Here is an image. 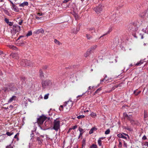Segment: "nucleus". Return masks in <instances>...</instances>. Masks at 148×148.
<instances>
[{
  "mask_svg": "<svg viewBox=\"0 0 148 148\" xmlns=\"http://www.w3.org/2000/svg\"><path fill=\"white\" fill-rule=\"evenodd\" d=\"M53 128L56 131H58L60 129V125L59 118H56L54 120Z\"/></svg>",
  "mask_w": 148,
  "mask_h": 148,
  "instance_id": "obj_1",
  "label": "nucleus"
},
{
  "mask_svg": "<svg viewBox=\"0 0 148 148\" xmlns=\"http://www.w3.org/2000/svg\"><path fill=\"white\" fill-rule=\"evenodd\" d=\"M73 103L72 101L69 100L65 102L64 103V107L66 109V111L69 110L73 106Z\"/></svg>",
  "mask_w": 148,
  "mask_h": 148,
  "instance_id": "obj_2",
  "label": "nucleus"
},
{
  "mask_svg": "<svg viewBox=\"0 0 148 148\" xmlns=\"http://www.w3.org/2000/svg\"><path fill=\"white\" fill-rule=\"evenodd\" d=\"M47 119V117L44 116H40L37 119V123L39 125H41L43 124V122Z\"/></svg>",
  "mask_w": 148,
  "mask_h": 148,
  "instance_id": "obj_3",
  "label": "nucleus"
},
{
  "mask_svg": "<svg viewBox=\"0 0 148 148\" xmlns=\"http://www.w3.org/2000/svg\"><path fill=\"white\" fill-rule=\"evenodd\" d=\"M103 6L101 5H99L98 6L94 8V10L95 12L98 14L100 13L103 10Z\"/></svg>",
  "mask_w": 148,
  "mask_h": 148,
  "instance_id": "obj_4",
  "label": "nucleus"
},
{
  "mask_svg": "<svg viewBox=\"0 0 148 148\" xmlns=\"http://www.w3.org/2000/svg\"><path fill=\"white\" fill-rule=\"evenodd\" d=\"M31 64V62L27 60H23L21 62V65L23 66H30Z\"/></svg>",
  "mask_w": 148,
  "mask_h": 148,
  "instance_id": "obj_5",
  "label": "nucleus"
},
{
  "mask_svg": "<svg viewBox=\"0 0 148 148\" xmlns=\"http://www.w3.org/2000/svg\"><path fill=\"white\" fill-rule=\"evenodd\" d=\"M51 83V82L49 81H43L42 82V86L43 88H45Z\"/></svg>",
  "mask_w": 148,
  "mask_h": 148,
  "instance_id": "obj_6",
  "label": "nucleus"
},
{
  "mask_svg": "<svg viewBox=\"0 0 148 148\" xmlns=\"http://www.w3.org/2000/svg\"><path fill=\"white\" fill-rule=\"evenodd\" d=\"M21 27L17 25H14L13 27V31L16 32H18L20 31Z\"/></svg>",
  "mask_w": 148,
  "mask_h": 148,
  "instance_id": "obj_7",
  "label": "nucleus"
},
{
  "mask_svg": "<svg viewBox=\"0 0 148 148\" xmlns=\"http://www.w3.org/2000/svg\"><path fill=\"white\" fill-rule=\"evenodd\" d=\"M97 47V45H95L92 46L90 49H89L88 50L87 52V53L88 55H89L90 53L91 52H92Z\"/></svg>",
  "mask_w": 148,
  "mask_h": 148,
  "instance_id": "obj_8",
  "label": "nucleus"
},
{
  "mask_svg": "<svg viewBox=\"0 0 148 148\" xmlns=\"http://www.w3.org/2000/svg\"><path fill=\"white\" fill-rule=\"evenodd\" d=\"M124 135L128 136L127 134H125L124 133H123L122 134H119L117 135V136L119 137L126 139L127 137L125 136Z\"/></svg>",
  "mask_w": 148,
  "mask_h": 148,
  "instance_id": "obj_9",
  "label": "nucleus"
},
{
  "mask_svg": "<svg viewBox=\"0 0 148 148\" xmlns=\"http://www.w3.org/2000/svg\"><path fill=\"white\" fill-rule=\"evenodd\" d=\"M104 137H101L99 138L98 140V143L99 146L102 145V140H103Z\"/></svg>",
  "mask_w": 148,
  "mask_h": 148,
  "instance_id": "obj_10",
  "label": "nucleus"
},
{
  "mask_svg": "<svg viewBox=\"0 0 148 148\" xmlns=\"http://www.w3.org/2000/svg\"><path fill=\"white\" fill-rule=\"evenodd\" d=\"M28 5V3L27 1H25L23 3L19 4V6L23 7L25 6H27Z\"/></svg>",
  "mask_w": 148,
  "mask_h": 148,
  "instance_id": "obj_11",
  "label": "nucleus"
},
{
  "mask_svg": "<svg viewBox=\"0 0 148 148\" xmlns=\"http://www.w3.org/2000/svg\"><path fill=\"white\" fill-rule=\"evenodd\" d=\"M44 32V30L42 29H38L35 32V33L36 34H39L40 33H43Z\"/></svg>",
  "mask_w": 148,
  "mask_h": 148,
  "instance_id": "obj_12",
  "label": "nucleus"
},
{
  "mask_svg": "<svg viewBox=\"0 0 148 148\" xmlns=\"http://www.w3.org/2000/svg\"><path fill=\"white\" fill-rule=\"evenodd\" d=\"M12 56L13 58H15L16 59H18L19 58L18 55L16 53H12Z\"/></svg>",
  "mask_w": 148,
  "mask_h": 148,
  "instance_id": "obj_13",
  "label": "nucleus"
},
{
  "mask_svg": "<svg viewBox=\"0 0 148 148\" xmlns=\"http://www.w3.org/2000/svg\"><path fill=\"white\" fill-rule=\"evenodd\" d=\"M97 130V128L95 127H92L89 132V134H91L94 131H96Z\"/></svg>",
  "mask_w": 148,
  "mask_h": 148,
  "instance_id": "obj_14",
  "label": "nucleus"
},
{
  "mask_svg": "<svg viewBox=\"0 0 148 148\" xmlns=\"http://www.w3.org/2000/svg\"><path fill=\"white\" fill-rule=\"evenodd\" d=\"M141 92V91L138 90V89H136L134 91V93L135 95H138Z\"/></svg>",
  "mask_w": 148,
  "mask_h": 148,
  "instance_id": "obj_15",
  "label": "nucleus"
},
{
  "mask_svg": "<svg viewBox=\"0 0 148 148\" xmlns=\"http://www.w3.org/2000/svg\"><path fill=\"white\" fill-rule=\"evenodd\" d=\"M16 98V96H13L10 98L8 101L9 103L12 102L13 101L15 100Z\"/></svg>",
  "mask_w": 148,
  "mask_h": 148,
  "instance_id": "obj_16",
  "label": "nucleus"
},
{
  "mask_svg": "<svg viewBox=\"0 0 148 148\" xmlns=\"http://www.w3.org/2000/svg\"><path fill=\"white\" fill-rule=\"evenodd\" d=\"M8 47L12 49L15 50H16L17 49V48L16 47L12 45H9Z\"/></svg>",
  "mask_w": 148,
  "mask_h": 148,
  "instance_id": "obj_17",
  "label": "nucleus"
},
{
  "mask_svg": "<svg viewBox=\"0 0 148 148\" xmlns=\"http://www.w3.org/2000/svg\"><path fill=\"white\" fill-rule=\"evenodd\" d=\"M148 117L147 112V111H144V120H145Z\"/></svg>",
  "mask_w": 148,
  "mask_h": 148,
  "instance_id": "obj_18",
  "label": "nucleus"
},
{
  "mask_svg": "<svg viewBox=\"0 0 148 148\" xmlns=\"http://www.w3.org/2000/svg\"><path fill=\"white\" fill-rule=\"evenodd\" d=\"M5 91H6L7 90H13L12 87H10V86L9 85L8 86H7L5 87Z\"/></svg>",
  "mask_w": 148,
  "mask_h": 148,
  "instance_id": "obj_19",
  "label": "nucleus"
},
{
  "mask_svg": "<svg viewBox=\"0 0 148 148\" xmlns=\"http://www.w3.org/2000/svg\"><path fill=\"white\" fill-rule=\"evenodd\" d=\"M13 7L14 10L15 12H18V9L17 7L15 5H13L12 6Z\"/></svg>",
  "mask_w": 148,
  "mask_h": 148,
  "instance_id": "obj_20",
  "label": "nucleus"
},
{
  "mask_svg": "<svg viewBox=\"0 0 148 148\" xmlns=\"http://www.w3.org/2000/svg\"><path fill=\"white\" fill-rule=\"evenodd\" d=\"M37 140L38 142V144L40 145L42 143V142L43 141V140L42 139H40L39 137L37 138Z\"/></svg>",
  "mask_w": 148,
  "mask_h": 148,
  "instance_id": "obj_21",
  "label": "nucleus"
},
{
  "mask_svg": "<svg viewBox=\"0 0 148 148\" xmlns=\"http://www.w3.org/2000/svg\"><path fill=\"white\" fill-rule=\"evenodd\" d=\"M107 76L106 75V76L103 79L100 80L101 83L102 82H103L104 80L105 81V82H107L109 80V79H107Z\"/></svg>",
  "mask_w": 148,
  "mask_h": 148,
  "instance_id": "obj_22",
  "label": "nucleus"
},
{
  "mask_svg": "<svg viewBox=\"0 0 148 148\" xmlns=\"http://www.w3.org/2000/svg\"><path fill=\"white\" fill-rule=\"evenodd\" d=\"M89 31L92 34L94 32L95 33V28L93 27L90 28L89 29Z\"/></svg>",
  "mask_w": 148,
  "mask_h": 148,
  "instance_id": "obj_23",
  "label": "nucleus"
},
{
  "mask_svg": "<svg viewBox=\"0 0 148 148\" xmlns=\"http://www.w3.org/2000/svg\"><path fill=\"white\" fill-rule=\"evenodd\" d=\"M143 62L142 60H140L139 62H137L136 64V66H139L140 65L142 64L143 63Z\"/></svg>",
  "mask_w": 148,
  "mask_h": 148,
  "instance_id": "obj_24",
  "label": "nucleus"
},
{
  "mask_svg": "<svg viewBox=\"0 0 148 148\" xmlns=\"http://www.w3.org/2000/svg\"><path fill=\"white\" fill-rule=\"evenodd\" d=\"M40 76L41 78H42L43 77L44 75L43 74V72L42 69H40L39 70Z\"/></svg>",
  "mask_w": 148,
  "mask_h": 148,
  "instance_id": "obj_25",
  "label": "nucleus"
},
{
  "mask_svg": "<svg viewBox=\"0 0 148 148\" xmlns=\"http://www.w3.org/2000/svg\"><path fill=\"white\" fill-rule=\"evenodd\" d=\"M73 16L76 20H77L79 18L78 15L77 14L75 13L73 14Z\"/></svg>",
  "mask_w": 148,
  "mask_h": 148,
  "instance_id": "obj_26",
  "label": "nucleus"
},
{
  "mask_svg": "<svg viewBox=\"0 0 148 148\" xmlns=\"http://www.w3.org/2000/svg\"><path fill=\"white\" fill-rule=\"evenodd\" d=\"M32 34V32L31 31H29L26 34V36L27 37L31 36Z\"/></svg>",
  "mask_w": 148,
  "mask_h": 148,
  "instance_id": "obj_27",
  "label": "nucleus"
},
{
  "mask_svg": "<svg viewBox=\"0 0 148 148\" xmlns=\"http://www.w3.org/2000/svg\"><path fill=\"white\" fill-rule=\"evenodd\" d=\"M86 37L88 39L90 40L92 38V37L89 34H87L86 35Z\"/></svg>",
  "mask_w": 148,
  "mask_h": 148,
  "instance_id": "obj_28",
  "label": "nucleus"
},
{
  "mask_svg": "<svg viewBox=\"0 0 148 148\" xmlns=\"http://www.w3.org/2000/svg\"><path fill=\"white\" fill-rule=\"evenodd\" d=\"M90 148H97V147L96 145L92 144V145L90 146Z\"/></svg>",
  "mask_w": 148,
  "mask_h": 148,
  "instance_id": "obj_29",
  "label": "nucleus"
},
{
  "mask_svg": "<svg viewBox=\"0 0 148 148\" xmlns=\"http://www.w3.org/2000/svg\"><path fill=\"white\" fill-rule=\"evenodd\" d=\"M90 116L93 117H95L96 116V114L94 112H92L90 114Z\"/></svg>",
  "mask_w": 148,
  "mask_h": 148,
  "instance_id": "obj_30",
  "label": "nucleus"
},
{
  "mask_svg": "<svg viewBox=\"0 0 148 148\" xmlns=\"http://www.w3.org/2000/svg\"><path fill=\"white\" fill-rule=\"evenodd\" d=\"M6 134L8 136H10L13 134V132H7Z\"/></svg>",
  "mask_w": 148,
  "mask_h": 148,
  "instance_id": "obj_31",
  "label": "nucleus"
},
{
  "mask_svg": "<svg viewBox=\"0 0 148 148\" xmlns=\"http://www.w3.org/2000/svg\"><path fill=\"white\" fill-rule=\"evenodd\" d=\"M93 87H94L93 86L91 87L90 86H89L88 88V89L87 91L86 92V93H87V92H90V90L92 88H93Z\"/></svg>",
  "mask_w": 148,
  "mask_h": 148,
  "instance_id": "obj_32",
  "label": "nucleus"
},
{
  "mask_svg": "<svg viewBox=\"0 0 148 148\" xmlns=\"http://www.w3.org/2000/svg\"><path fill=\"white\" fill-rule=\"evenodd\" d=\"M54 42L55 43H56V44L58 45H60V43L59 42V41L56 39H55L54 40Z\"/></svg>",
  "mask_w": 148,
  "mask_h": 148,
  "instance_id": "obj_33",
  "label": "nucleus"
},
{
  "mask_svg": "<svg viewBox=\"0 0 148 148\" xmlns=\"http://www.w3.org/2000/svg\"><path fill=\"white\" fill-rule=\"evenodd\" d=\"M84 116L83 115H79L77 116V118L79 119L83 118L84 117Z\"/></svg>",
  "mask_w": 148,
  "mask_h": 148,
  "instance_id": "obj_34",
  "label": "nucleus"
},
{
  "mask_svg": "<svg viewBox=\"0 0 148 148\" xmlns=\"http://www.w3.org/2000/svg\"><path fill=\"white\" fill-rule=\"evenodd\" d=\"M49 94L45 95L44 97V99H47L48 98Z\"/></svg>",
  "mask_w": 148,
  "mask_h": 148,
  "instance_id": "obj_35",
  "label": "nucleus"
},
{
  "mask_svg": "<svg viewBox=\"0 0 148 148\" xmlns=\"http://www.w3.org/2000/svg\"><path fill=\"white\" fill-rule=\"evenodd\" d=\"M112 30V27H110L109 28V30L106 33V34H109L110 32H111Z\"/></svg>",
  "mask_w": 148,
  "mask_h": 148,
  "instance_id": "obj_36",
  "label": "nucleus"
},
{
  "mask_svg": "<svg viewBox=\"0 0 148 148\" xmlns=\"http://www.w3.org/2000/svg\"><path fill=\"white\" fill-rule=\"evenodd\" d=\"M63 107H64V104L63 105H61L60 106L59 109L60 111H62L63 110Z\"/></svg>",
  "mask_w": 148,
  "mask_h": 148,
  "instance_id": "obj_37",
  "label": "nucleus"
},
{
  "mask_svg": "<svg viewBox=\"0 0 148 148\" xmlns=\"http://www.w3.org/2000/svg\"><path fill=\"white\" fill-rule=\"evenodd\" d=\"M110 132V130L109 129L107 130L105 132V134H109Z\"/></svg>",
  "mask_w": 148,
  "mask_h": 148,
  "instance_id": "obj_38",
  "label": "nucleus"
},
{
  "mask_svg": "<svg viewBox=\"0 0 148 148\" xmlns=\"http://www.w3.org/2000/svg\"><path fill=\"white\" fill-rule=\"evenodd\" d=\"M101 90V87L99 88L95 92V93H97L98 92Z\"/></svg>",
  "mask_w": 148,
  "mask_h": 148,
  "instance_id": "obj_39",
  "label": "nucleus"
},
{
  "mask_svg": "<svg viewBox=\"0 0 148 148\" xmlns=\"http://www.w3.org/2000/svg\"><path fill=\"white\" fill-rule=\"evenodd\" d=\"M79 130L80 132H83V133L84 132H83L84 130L80 128V127H79Z\"/></svg>",
  "mask_w": 148,
  "mask_h": 148,
  "instance_id": "obj_40",
  "label": "nucleus"
},
{
  "mask_svg": "<svg viewBox=\"0 0 148 148\" xmlns=\"http://www.w3.org/2000/svg\"><path fill=\"white\" fill-rule=\"evenodd\" d=\"M48 68V66L47 65H45L43 66V69H46Z\"/></svg>",
  "mask_w": 148,
  "mask_h": 148,
  "instance_id": "obj_41",
  "label": "nucleus"
},
{
  "mask_svg": "<svg viewBox=\"0 0 148 148\" xmlns=\"http://www.w3.org/2000/svg\"><path fill=\"white\" fill-rule=\"evenodd\" d=\"M5 20L6 23H8L9 21V20L8 19H7V18H5Z\"/></svg>",
  "mask_w": 148,
  "mask_h": 148,
  "instance_id": "obj_42",
  "label": "nucleus"
},
{
  "mask_svg": "<svg viewBox=\"0 0 148 148\" xmlns=\"http://www.w3.org/2000/svg\"><path fill=\"white\" fill-rule=\"evenodd\" d=\"M34 136V133H32L30 135V137H31V140L32 139V138Z\"/></svg>",
  "mask_w": 148,
  "mask_h": 148,
  "instance_id": "obj_43",
  "label": "nucleus"
},
{
  "mask_svg": "<svg viewBox=\"0 0 148 148\" xmlns=\"http://www.w3.org/2000/svg\"><path fill=\"white\" fill-rule=\"evenodd\" d=\"M6 148H13V147L11 145H10L7 146L6 147Z\"/></svg>",
  "mask_w": 148,
  "mask_h": 148,
  "instance_id": "obj_44",
  "label": "nucleus"
},
{
  "mask_svg": "<svg viewBox=\"0 0 148 148\" xmlns=\"http://www.w3.org/2000/svg\"><path fill=\"white\" fill-rule=\"evenodd\" d=\"M70 0H64L63 1V3H66L69 1Z\"/></svg>",
  "mask_w": 148,
  "mask_h": 148,
  "instance_id": "obj_45",
  "label": "nucleus"
},
{
  "mask_svg": "<svg viewBox=\"0 0 148 148\" xmlns=\"http://www.w3.org/2000/svg\"><path fill=\"white\" fill-rule=\"evenodd\" d=\"M147 29V28H146L145 29H143L142 30L143 31V32L146 33V32Z\"/></svg>",
  "mask_w": 148,
  "mask_h": 148,
  "instance_id": "obj_46",
  "label": "nucleus"
},
{
  "mask_svg": "<svg viewBox=\"0 0 148 148\" xmlns=\"http://www.w3.org/2000/svg\"><path fill=\"white\" fill-rule=\"evenodd\" d=\"M122 143L120 141L119 143V147H122Z\"/></svg>",
  "mask_w": 148,
  "mask_h": 148,
  "instance_id": "obj_47",
  "label": "nucleus"
},
{
  "mask_svg": "<svg viewBox=\"0 0 148 148\" xmlns=\"http://www.w3.org/2000/svg\"><path fill=\"white\" fill-rule=\"evenodd\" d=\"M8 24L10 26L12 25H13L12 23L11 22H9Z\"/></svg>",
  "mask_w": 148,
  "mask_h": 148,
  "instance_id": "obj_48",
  "label": "nucleus"
},
{
  "mask_svg": "<svg viewBox=\"0 0 148 148\" xmlns=\"http://www.w3.org/2000/svg\"><path fill=\"white\" fill-rule=\"evenodd\" d=\"M77 127V125H75L73 127L72 129L75 130V129H76Z\"/></svg>",
  "mask_w": 148,
  "mask_h": 148,
  "instance_id": "obj_49",
  "label": "nucleus"
},
{
  "mask_svg": "<svg viewBox=\"0 0 148 148\" xmlns=\"http://www.w3.org/2000/svg\"><path fill=\"white\" fill-rule=\"evenodd\" d=\"M124 117L126 118L128 116L125 113H124L123 114Z\"/></svg>",
  "mask_w": 148,
  "mask_h": 148,
  "instance_id": "obj_50",
  "label": "nucleus"
},
{
  "mask_svg": "<svg viewBox=\"0 0 148 148\" xmlns=\"http://www.w3.org/2000/svg\"><path fill=\"white\" fill-rule=\"evenodd\" d=\"M79 29H77V28H76V31H75V32H74V33H76L77 32L79 31Z\"/></svg>",
  "mask_w": 148,
  "mask_h": 148,
  "instance_id": "obj_51",
  "label": "nucleus"
},
{
  "mask_svg": "<svg viewBox=\"0 0 148 148\" xmlns=\"http://www.w3.org/2000/svg\"><path fill=\"white\" fill-rule=\"evenodd\" d=\"M48 123V121H45V123H44V124L45 125V126L47 127V125H46V124L47 123ZM48 126H47V127H48Z\"/></svg>",
  "mask_w": 148,
  "mask_h": 148,
  "instance_id": "obj_52",
  "label": "nucleus"
},
{
  "mask_svg": "<svg viewBox=\"0 0 148 148\" xmlns=\"http://www.w3.org/2000/svg\"><path fill=\"white\" fill-rule=\"evenodd\" d=\"M22 23H23V20H22L21 22H19L18 24L19 25H21Z\"/></svg>",
  "mask_w": 148,
  "mask_h": 148,
  "instance_id": "obj_53",
  "label": "nucleus"
},
{
  "mask_svg": "<svg viewBox=\"0 0 148 148\" xmlns=\"http://www.w3.org/2000/svg\"><path fill=\"white\" fill-rule=\"evenodd\" d=\"M146 138V136H144L142 138V139L143 140H145Z\"/></svg>",
  "mask_w": 148,
  "mask_h": 148,
  "instance_id": "obj_54",
  "label": "nucleus"
},
{
  "mask_svg": "<svg viewBox=\"0 0 148 148\" xmlns=\"http://www.w3.org/2000/svg\"><path fill=\"white\" fill-rule=\"evenodd\" d=\"M88 93L89 92H87V93H86V92H84V93H83V94H82V95H84L86 93V94H87V95H88L89 94Z\"/></svg>",
  "mask_w": 148,
  "mask_h": 148,
  "instance_id": "obj_55",
  "label": "nucleus"
},
{
  "mask_svg": "<svg viewBox=\"0 0 148 148\" xmlns=\"http://www.w3.org/2000/svg\"><path fill=\"white\" fill-rule=\"evenodd\" d=\"M127 129L128 130H129L130 131H131L132 130V129L131 128H127Z\"/></svg>",
  "mask_w": 148,
  "mask_h": 148,
  "instance_id": "obj_56",
  "label": "nucleus"
},
{
  "mask_svg": "<svg viewBox=\"0 0 148 148\" xmlns=\"http://www.w3.org/2000/svg\"><path fill=\"white\" fill-rule=\"evenodd\" d=\"M147 92H146V93L145 94L144 96L145 97H147Z\"/></svg>",
  "mask_w": 148,
  "mask_h": 148,
  "instance_id": "obj_57",
  "label": "nucleus"
},
{
  "mask_svg": "<svg viewBox=\"0 0 148 148\" xmlns=\"http://www.w3.org/2000/svg\"><path fill=\"white\" fill-rule=\"evenodd\" d=\"M83 132H80L79 136V138L80 136H82L83 134Z\"/></svg>",
  "mask_w": 148,
  "mask_h": 148,
  "instance_id": "obj_58",
  "label": "nucleus"
},
{
  "mask_svg": "<svg viewBox=\"0 0 148 148\" xmlns=\"http://www.w3.org/2000/svg\"><path fill=\"white\" fill-rule=\"evenodd\" d=\"M72 129V128H70L68 130V131L67 132V133H69L70 131Z\"/></svg>",
  "mask_w": 148,
  "mask_h": 148,
  "instance_id": "obj_59",
  "label": "nucleus"
},
{
  "mask_svg": "<svg viewBox=\"0 0 148 148\" xmlns=\"http://www.w3.org/2000/svg\"><path fill=\"white\" fill-rule=\"evenodd\" d=\"M107 35V34H103L102 36H101L100 37L99 39L100 38H102V37L104 36H105V35Z\"/></svg>",
  "mask_w": 148,
  "mask_h": 148,
  "instance_id": "obj_60",
  "label": "nucleus"
},
{
  "mask_svg": "<svg viewBox=\"0 0 148 148\" xmlns=\"http://www.w3.org/2000/svg\"><path fill=\"white\" fill-rule=\"evenodd\" d=\"M25 79V77H23L21 78V79H22V81H24Z\"/></svg>",
  "mask_w": 148,
  "mask_h": 148,
  "instance_id": "obj_61",
  "label": "nucleus"
},
{
  "mask_svg": "<svg viewBox=\"0 0 148 148\" xmlns=\"http://www.w3.org/2000/svg\"><path fill=\"white\" fill-rule=\"evenodd\" d=\"M18 133L17 134H16L14 136V138H17V135L18 134Z\"/></svg>",
  "mask_w": 148,
  "mask_h": 148,
  "instance_id": "obj_62",
  "label": "nucleus"
},
{
  "mask_svg": "<svg viewBox=\"0 0 148 148\" xmlns=\"http://www.w3.org/2000/svg\"><path fill=\"white\" fill-rule=\"evenodd\" d=\"M140 35L141 36V39H143V36L141 34H140Z\"/></svg>",
  "mask_w": 148,
  "mask_h": 148,
  "instance_id": "obj_63",
  "label": "nucleus"
},
{
  "mask_svg": "<svg viewBox=\"0 0 148 148\" xmlns=\"http://www.w3.org/2000/svg\"><path fill=\"white\" fill-rule=\"evenodd\" d=\"M38 14L39 16H41L42 15V14H40V13H38Z\"/></svg>",
  "mask_w": 148,
  "mask_h": 148,
  "instance_id": "obj_64",
  "label": "nucleus"
}]
</instances>
